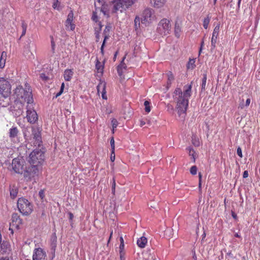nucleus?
Returning a JSON list of instances; mask_svg holds the SVG:
<instances>
[{"mask_svg":"<svg viewBox=\"0 0 260 260\" xmlns=\"http://www.w3.org/2000/svg\"><path fill=\"white\" fill-rule=\"evenodd\" d=\"M41 132V128L38 126H34L27 128L23 133L24 139L28 142L32 138V142L34 145L40 146L42 143Z\"/></svg>","mask_w":260,"mask_h":260,"instance_id":"2","label":"nucleus"},{"mask_svg":"<svg viewBox=\"0 0 260 260\" xmlns=\"http://www.w3.org/2000/svg\"><path fill=\"white\" fill-rule=\"evenodd\" d=\"M22 30H26L27 29V25L26 23H25L24 22H23L22 23Z\"/></svg>","mask_w":260,"mask_h":260,"instance_id":"54","label":"nucleus"},{"mask_svg":"<svg viewBox=\"0 0 260 260\" xmlns=\"http://www.w3.org/2000/svg\"><path fill=\"white\" fill-rule=\"evenodd\" d=\"M106 83L104 82H100L97 86V91L99 94H101L102 98L106 100Z\"/></svg>","mask_w":260,"mask_h":260,"instance_id":"16","label":"nucleus"},{"mask_svg":"<svg viewBox=\"0 0 260 260\" xmlns=\"http://www.w3.org/2000/svg\"><path fill=\"white\" fill-rule=\"evenodd\" d=\"M171 28V25L170 21L166 18H164L159 22L157 30L160 35L166 36L170 34Z\"/></svg>","mask_w":260,"mask_h":260,"instance_id":"10","label":"nucleus"},{"mask_svg":"<svg viewBox=\"0 0 260 260\" xmlns=\"http://www.w3.org/2000/svg\"><path fill=\"white\" fill-rule=\"evenodd\" d=\"M0 260H9V258L7 257H2Z\"/></svg>","mask_w":260,"mask_h":260,"instance_id":"64","label":"nucleus"},{"mask_svg":"<svg viewBox=\"0 0 260 260\" xmlns=\"http://www.w3.org/2000/svg\"><path fill=\"white\" fill-rule=\"evenodd\" d=\"M51 249L53 251V258L55 256V248L56 247V242H57V237L56 236L55 233H54L51 239Z\"/></svg>","mask_w":260,"mask_h":260,"instance_id":"21","label":"nucleus"},{"mask_svg":"<svg viewBox=\"0 0 260 260\" xmlns=\"http://www.w3.org/2000/svg\"><path fill=\"white\" fill-rule=\"evenodd\" d=\"M39 196L41 200H43L45 198V191L43 189H41L39 192Z\"/></svg>","mask_w":260,"mask_h":260,"instance_id":"46","label":"nucleus"},{"mask_svg":"<svg viewBox=\"0 0 260 260\" xmlns=\"http://www.w3.org/2000/svg\"><path fill=\"white\" fill-rule=\"evenodd\" d=\"M114 138L112 137L110 140V144L111 146V149L112 150V153H114V151L115 149V145H114Z\"/></svg>","mask_w":260,"mask_h":260,"instance_id":"45","label":"nucleus"},{"mask_svg":"<svg viewBox=\"0 0 260 260\" xmlns=\"http://www.w3.org/2000/svg\"><path fill=\"white\" fill-rule=\"evenodd\" d=\"M111 160L112 161H114L115 160V152H114V153H112V150L111 154Z\"/></svg>","mask_w":260,"mask_h":260,"instance_id":"53","label":"nucleus"},{"mask_svg":"<svg viewBox=\"0 0 260 260\" xmlns=\"http://www.w3.org/2000/svg\"><path fill=\"white\" fill-rule=\"evenodd\" d=\"M40 172V167L31 165L30 167H26L23 175L27 181H34L36 182V179L38 177Z\"/></svg>","mask_w":260,"mask_h":260,"instance_id":"6","label":"nucleus"},{"mask_svg":"<svg viewBox=\"0 0 260 260\" xmlns=\"http://www.w3.org/2000/svg\"><path fill=\"white\" fill-rule=\"evenodd\" d=\"M120 258L121 260H125V252L124 250H119Z\"/></svg>","mask_w":260,"mask_h":260,"instance_id":"43","label":"nucleus"},{"mask_svg":"<svg viewBox=\"0 0 260 260\" xmlns=\"http://www.w3.org/2000/svg\"><path fill=\"white\" fill-rule=\"evenodd\" d=\"M44 158V152L41 149H36L29 154L28 162L31 165L40 167L43 163Z\"/></svg>","mask_w":260,"mask_h":260,"instance_id":"4","label":"nucleus"},{"mask_svg":"<svg viewBox=\"0 0 260 260\" xmlns=\"http://www.w3.org/2000/svg\"><path fill=\"white\" fill-rule=\"evenodd\" d=\"M151 6L156 9L162 8L166 4V0H150Z\"/></svg>","mask_w":260,"mask_h":260,"instance_id":"17","label":"nucleus"},{"mask_svg":"<svg viewBox=\"0 0 260 260\" xmlns=\"http://www.w3.org/2000/svg\"><path fill=\"white\" fill-rule=\"evenodd\" d=\"M74 72L71 69H66L63 74V78L67 81H70L73 76Z\"/></svg>","mask_w":260,"mask_h":260,"instance_id":"20","label":"nucleus"},{"mask_svg":"<svg viewBox=\"0 0 260 260\" xmlns=\"http://www.w3.org/2000/svg\"><path fill=\"white\" fill-rule=\"evenodd\" d=\"M26 31V30H22V34L21 36V37L24 36L25 35Z\"/></svg>","mask_w":260,"mask_h":260,"instance_id":"62","label":"nucleus"},{"mask_svg":"<svg viewBox=\"0 0 260 260\" xmlns=\"http://www.w3.org/2000/svg\"><path fill=\"white\" fill-rule=\"evenodd\" d=\"M248 176V172L247 171H245L243 174V177L244 178H247Z\"/></svg>","mask_w":260,"mask_h":260,"instance_id":"52","label":"nucleus"},{"mask_svg":"<svg viewBox=\"0 0 260 260\" xmlns=\"http://www.w3.org/2000/svg\"><path fill=\"white\" fill-rule=\"evenodd\" d=\"M26 167L25 161L22 158H15L12 160V168L17 174H23Z\"/></svg>","mask_w":260,"mask_h":260,"instance_id":"8","label":"nucleus"},{"mask_svg":"<svg viewBox=\"0 0 260 260\" xmlns=\"http://www.w3.org/2000/svg\"><path fill=\"white\" fill-rule=\"evenodd\" d=\"M32 260H47V254L42 248H35L33 251Z\"/></svg>","mask_w":260,"mask_h":260,"instance_id":"12","label":"nucleus"},{"mask_svg":"<svg viewBox=\"0 0 260 260\" xmlns=\"http://www.w3.org/2000/svg\"><path fill=\"white\" fill-rule=\"evenodd\" d=\"M96 38V42H99L100 41V33L94 32Z\"/></svg>","mask_w":260,"mask_h":260,"instance_id":"51","label":"nucleus"},{"mask_svg":"<svg viewBox=\"0 0 260 260\" xmlns=\"http://www.w3.org/2000/svg\"><path fill=\"white\" fill-rule=\"evenodd\" d=\"M64 88V83L63 82L60 87V91L56 93L55 95V98H57V97L59 96L63 92V90Z\"/></svg>","mask_w":260,"mask_h":260,"instance_id":"39","label":"nucleus"},{"mask_svg":"<svg viewBox=\"0 0 260 260\" xmlns=\"http://www.w3.org/2000/svg\"><path fill=\"white\" fill-rule=\"evenodd\" d=\"M137 243L139 247L143 248L146 246L147 243V239L146 237L142 236L138 239Z\"/></svg>","mask_w":260,"mask_h":260,"instance_id":"22","label":"nucleus"},{"mask_svg":"<svg viewBox=\"0 0 260 260\" xmlns=\"http://www.w3.org/2000/svg\"><path fill=\"white\" fill-rule=\"evenodd\" d=\"M51 47H52V48L53 50H54V48H55V42H54V40H53V37H51Z\"/></svg>","mask_w":260,"mask_h":260,"instance_id":"50","label":"nucleus"},{"mask_svg":"<svg viewBox=\"0 0 260 260\" xmlns=\"http://www.w3.org/2000/svg\"><path fill=\"white\" fill-rule=\"evenodd\" d=\"M136 0H113V2L119 4L121 7L125 6L128 7L131 6Z\"/></svg>","mask_w":260,"mask_h":260,"instance_id":"18","label":"nucleus"},{"mask_svg":"<svg viewBox=\"0 0 260 260\" xmlns=\"http://www.w3.org/2000/svg\"><path fill=\"white\" fill-rule=\"evenodd\" d=\"M186 151L188 152L189 156H191V158L193 162L196 161V155L195 151L190 147H188L186 149Z\"/></svg>","mask_w":260,"mask_h":260,"instance_id":"26","label":"nucleus"},{"mask_svg":"<svg viewBox=\"0 0 260 260\" xmlns=\"http://www.w3.org/2000/svg\"><path fill=\"white\" fill-rule=\"evenodd\" d=\"M195 62L194 59H190L187 64V68L188 69H194L196 67Z\"/></svg>","mask_w":260,"mask_h":260,"instance_id":"33","label":"nucleus"},{"mask_svg":"<svg viewBox=\"0 0 260 260\" xmlns=\"http://www.w3.org/2000/svg\"><path fill=\"white\" fill-rule=\"evenodd\" d=\"M60 3L59 2L58 0H53L52 7L54 9H57L59 10L60 9Z\"/></svg>","mask_w":260,"mask_h":260,"instance_id":"36","label":"nucleus"},{"mask_svg":"<svg viewBox=\"0 0 260 260\" xmlns=\"http://www.w3.org/2000/svg\"><path fill=\"white\" fill-rule=\"evenodd\" d=\"M206 81H207V75L206 74H204L203 75V77L202 80V89H205L206 84Z\"/></svg>","mask_w":260,"mask_h":260,"instance_id":"37","label":"nucleus"},{"mask_svg":"<svg viewBox=\"0 0 260 260\" xmlns=\"http://www.w3.org/2000/svg\"><path fill=\"white\" fill-rule=\"evenodd\" d=\"M74 17V14L71 11L68 15L67 19L66 21V27L67 29H69L71 30H74L75 28V24L73 23Z\"/></svg>","mask_w":260,"mask_h":260,"instance_id":"14","label":"nucleus"},{"mask_svg":"<svg viewBox=\"0 0 260 260\" xmlns=\"http://www.w3.org/2000/svg\"><path fill=\"white\" fill-rule=\"evenodd\" d=\"M26 118L28 121L31 123H35L38 120V115L35 110H34L32 104H28L27 106Z\"/></svg>","mask_w":260,"mask_h":260,"instance_id":"11","label":"nucleus"},{"mask_svg":"<svg viewBox=\"0 0 260 260\" xmlns=\"http://www.w3.org/2000/svg\"><path fill=\"white\" fill-rule=\"evenodd\" d=\"M17 207L19 212L23 215H28L32 211V205L28 200L24 198H19Z\"/></svg>","mask_w":260,"mask_h":260,"instance_id":"7","label":"nucleus"},{"mask_svg":"<svg viewBox=\"0 0 260 260\" xmlns=\"http://www.w3.org/2000/svg\"><path fill=\"white\" fill-rule=\"evenodd\" d=\"M113 233V230H111V232H110V237H109V239L108 241V243H109L110 242V241L112 237Z\"/></svg>","mask_w":260,"mask_h":260,"instance_id":"58","label":"nucleus"},{"mask_svg":"<svg viewBox=\"0 0 260 260\" xmlns=\"http://www.w3.org/2000/svg\"><path fill=\"white\" fill-rule=\"evenodd\" d=\"M220 23H217L213 29L211 38V46L213 48H215L216 47V44L217 43V40L218 37L220 29Z\"/></svg>","mask_w":260,"mask_h":260,"instance_id":"13","label":"nucleus"},{"mask_svg":"<svg viewBox=\"0 0 260 260\" xmlns=\"http://www.w3.org/2000/svg\"><path fill=\"white\" fill-rule=\"evenodd\" d=\"M109 39V36L108 35H105L104 36V41L103 42V43H102V46L101 47V54H102V55H104V47L105 46V44H106V41L107 39Z\"/></svg>","mask_w":260,"mask_h":260,"instance_id":"34","label":"nucleus"},{"mask_svg":"<svg viewBox=\"0 0 260 260\" xmlns=\"http://www.w3.org/2000/svg\"><path fill=\"white\" fill-rule=\"evenodd\" d=\"M94 31L95 32L100 33L103 25L101 24V22H98L96 24H94Z\"/></svg>","mask_w":260,"mask_h":260,"instance_id":"35","label":"nucleus"},{"mask_svg":"<svg viewBox=\"0 0 260 260\" xmlns=\"http://www.w3.org/2000/svg\"><path fill=\"white\" fill-rule=\"evenodd\" d=\"M117 73L118 74L119 76L120 77L121 80L124 79V73L125 72V70H124L121 68V66H118L117 68Z\"/></svg>","mask_w":260,"mask_h":260,"instance_id":"31","label":"nucleus"},{"mask_svg":"<svg viewBox=\"0 0 260 260\" xmlns=\"http://www.w3.org/2000/svg\"><path fill=\"white\" fill-rule=\"evenodd\" d=\"M126 55H125V56L123 57L122 61H121L120 64L118 66H121V68L125 71L126 70L127 66H126V64L124 62V60L126 58Z\"/></svg>","mask_w":260,"mask_h":260,"instance_id":"40","label":"nucleus"},{"mask_svg":"<svg viewBox=\"0 0 260 260\" xmlns=\"http://www.w3.org/2000/svg\"><path fill=\"white\" fill-rule=\"evenodd\" d=\"M12 221L13 225L18 228L20 225L22 224V220L17 214H13L12 216Z\"/></svg>","mask_w":260,"mask_h":260,"instance_id":"19","label":"nucleus"},{"mask_svg":"<svg viewBox=\"0 0 260 260\" xmlns=\"http://www.w3.org/2000/svg\"><path fill=\"white\" fill-rule=\"evenodd\" d=\"M145 124V122L144 120H141L140 121V126H141V127H142V126H143V125H144Z\"/></svg>","mask_w":260,"mask_h":260,"instance_id":"60","label":"nucleus"},{"mask_svg":"<svg viewBox=\"0 0 260 260\" xmlns=\"http://www.w3.org/2000/svg\"><path fill=\"white\" fill-rule=\"evenodd\" d=\"M190 173L193 175H196L197 173V167L196 166H192L190 169Z\"/></svg>","mask_w":260,"mask_h":260,"instance_id":"41","label":"nucleus"},{"mask_svg":"<svg viewBox=\"0 0 260 260\" xmlns=\"http://www.w3.org/2000/svg\"><path fill=\"white\" fill-rule=\"evenodd\" d=\"M134 25L136 30H138L140 27V18L138 16H136L135 18Z\"/></svg>","mask_w":260,"mask_h":260,"instance_id":"32","label":"nucleus"},{"mask_svg":"<svg viewBox=\"0 0 260 260\" xmlns=\"http://www.w3.org/2000/svg\"><path fill=\"white\" fill-rule=\"evenodd\" d=\"M11 93V84L8 79L0 77V95L8 98Z\"/></svg>","mask_w":260,"mask_h":260,"instance_id":"9","label":"nucleus"},{"mask_svg":"<svg viewBox=\"0 0 260 260\" xmlns=\"http://www.w3.org/2000/svg\"><path fill=\"white\" fill-rule=\"evenodd\" d=\"M19 133V129L16 126H12L9 129V136L12 141L16 142L18 141Z\"/></svg>","mask_w":260,"mask_h":260,"instance_id":"15","label":"nucleus"},{"mask_svg":"<svg viewBox=\"0 0 260 260\" xmlns=\"http://www.w3.org/2000/svg\"><path fill=\"white\" fill-rule=\"evenodd\" d=\"M202 174L201 173H199V178L200 182H202Z\"/></svg>","mask_w":260,"mask_h":260,"instance_id":"61","label":"nucleus"},{"mask_svg":"<svg viewBox=\"0 0 260 260\" xmlns=\"http://www.w3.org/2000/svg\"><path fill=\"white\" fill-rule=\"evenodd\" d=\"M168 80H167V87L169 88L170 87L172 81L174 80V77L173 73L171 72H169L167 73Z\"/></svg>","mask_w":260,"mask_h":260,"instance_id":"28","label":"nucleus"},{"mask_svg":"<svg viewBox=\"0 0 260 260\" xmlns=\"http://www.w3.org/2000/svg\"><path fill=\"white\" fill-rule=\"evenodd\" d=\"M116 186L115 179L114 177L113 178V183H112V190L113 192L115 191Z\"/></svg>","mask_w":260,"mask_h":260,"instance_id":"49","label":"nucleus"},{"mask_svg":"<svg viewBox=\"0 0 260 260\" xmlns=\"http://www.w3.org/2000/svg\"><path fill=\"white\" fill-rule=\"evenodd\" d=\"M181 31V27L179 23L176 22L175 24L174 32L177 38H179Z\"/></svg>","mask_w":260,"mask_h":260,"instance_id":"25","label":"nucleus"},{"mask_svg":"<svg viewBox=\"0 0 260 260\" xmlns=\"http://www.w3.org/2000/svg\"><path fill=\"white\" fill-rule=\"evenodd\" d=\"M10 196L11 198L15 199L18 194V189L16 187L13 186L12 187L10 188Z\"/></svg>","mask_w":260,"mask_h":260,"instance_id":"29","label":"nucleus"},{"mask_svg":"<svg viewBox=\"0 0 260 260\" xmlns=\"http://www.w3.org/2000/svg\"><path fill=\"white\" fill-rule=\"evenodd\" d=\"M192 144L196 147H199L200 145V141L199 138L196 136H193L191 139Z\"/></svg>","mask_w":260,"mask_h":260,"instance_id":"30","label":"nucleus"},{"mask_svg":"<svg viewBox=\"0 0 260 260\" xmlns=\"http://www.w3.org/2000/svg\"><path fill=\"white\" fill-rule=\"evenodd\" d=\"M232 216L234 219H237V214L233 211H232Z\"/></svg>","mask_w":260,"mask_h":260,"instance_id":"57","label":"nucleus"},{"mask_svg":"<svg viewBox=\"0 0 260 260\" xmlns=\"http://www.w3.org/2000/svg\"><path fill=\"white\" fill-rule=\"evenodd\" d=\"M95 69L98 73H100L101 75H102L104 70V64L100 62L98 59H96Z\"/></svg>","mask_w":260,"mask_h":260,"instance_id":"23","label":"nucleus"},{"mask_svg":"<svg viewBox=\"0 0 260 260\" xmlns=\"http://www.w3.org/2000/svg\"><path fill=\"white\" fill-rule=\"evenodd\" d=\"M7 57V52L3 51L0 58V68L3 69L5 66L6 60Z\"/></svg>","mask_w":260,"mask_h":260,"instance_id":"24","label":"nucleus"},{"mask_svg":"<svg viewBox=\"0 0 260 260\" xmlns=\"http://www.w3.org/2000/svg\"><path fill=\"white\" fill-rule=\"evenodd\" d=\"M211 16L210 14H208L207 16L203 19V25L205 29H207L209 24L211 20Z\"/></svg>","mask_w":260,"mask_h":260,"instance_id":"27","label":"nucleus"},{"mask_svg":"<svg viewBox=\"0 0 260 260\" xmlns=\"http://www.w3.org/2000/svg\"><path fill=\"white\" fill-rule=\"evenodd\" d=\"M191 85L184 86L183 91L180 88H176L173 93V99L176 103V110L180 116L185 114L188 106L189 99L191 96Z\"/></svg>","mask_w":260,"mask_h":260,"instance_id":"1","label":"nucleus"},{"mask_svg":"<svg viewBox=\"0 0 260 260\" xmlns=\"http://www.w3.org/2000/svg\"><path fill=\"white\" fill-rule=\"evenodd\" d=\"M14 95H16L17 100H23L24 101L26 102L28 104H31L33 103L34 100L31 89L28 84H25L24 88L21 86H17L15 89Z\"/></svg>","mask_w":260,"mask_h":260,"instance_id":"3","label":"nucleus"},{"mask_svg":"<svg viewBox=\"0 0 260 260\" xmlns=\"http://www.w3.org/2000/svg\"><path fill=\"white\" fill-rule=\"evenodd\" d=\"M144 106H145V110L147 113H149L150 112L151 108L150 106V102L148 101H145L144 102Z\"/></svg>","mask_w":260,"mask_h":260,"instance_id":"38","label":"nucleus"},{"mask_svg":"<svg viewBox=\"0 0 260 260\" xmlns=\"http://www.w3.org/2000/svg\"><path fill=\"white\" fill-rule=\"evenodd\" d=\"M113 128H116L118 125V121L116 119L113 118L111 121Z\"/></svg>","mask_w":260,"mask_h":260,"instance_id":"44","label":"nucleus"},{"mask_svg":"<svg viewBox=\"0 0 260 260\" xmlns=\"http://www.w3.org/2000/svg\"><path fill=\"white\" fill-rule=\"evenodd\" d=\"M40 77L42 79L46 80L48 79V77L46 76L45 74H41Z\"/></svg>","mask_w":260,"mask_h":260,"instance_id":"55","label":"nucleus"},{"mask_svg":"<svg viewBox=\"0 0 260 260\" xmlns=\"http://www.w3.org/2000/svg\"><path fill=\"white\" fill-rule=\"evenodd\" d=\"M250 103V99L249 98H248L246 101L245 106L246 107H248Z\"/></svg>","mask_w":260,"mask_h":260,"instance_id":"56","label":"nucleus"},{"mask_svg":"<svg viewBox=\"0 0 260 260\" xmlns=\"http://www.w3.org/2000/svg\"><path fill=\"white\" fill-rule=\"evenodd\" d=\"M120 246H119V250H124V240L122 238V237H120Z\"/></svg>","mask_w":260,"mask_h":260,"instance_id":"42","label":"nucleus"},{"mask_svg":"<svg viewBox=\"0 0 260 260\" xmlns=\"http://www.w3.org/2000/svg\"><path fill=\"white\" fill-rule=\"evenodd\" d=\"M69 219H70V220H72L73 218H74L73 214L71 212H70V213H69Z\"/></svg>","mask_w":260,"mask_h":260,"instance_id":"59","label":"nucleus"},{"mask_svg":"<svg viewBox=\"0 0 260 260\" xmlns=\"http://www.w3.org/2000/svg\"><path fill=\"white\" fill-rule=\"evenodd\" d=\"M237 153L238 155L240 157H241V158H242V157H243L242 149H241V148L240 147H238L237 148Z\"/></svg>","mask_w":260,"mask_h":260,"instance_id":"47","label":"nucleus"},{"mask_svg":"<svg viewBox=\"0 0 260 260\" xmlns=\"http://www.w3.org/2000/svg\"><path fill=\"white\" fill-rule=\"evenodd\" d=\"M92 19L93 20V21H94L95 22L94 24H96L98 22H100V21H98V16L95 15V13L93 14L92 16Z\"/></svg>","mask_w":260,"mask_h":260,"instance_id":"48","label":"nucleus"},{"mask_svg":"<svg viewBox=\"0 0 260 260\" xmlns=\"http://www.w3.org/2000/svg\"><path fill=\"white\" fill-rule=\"evenodd\" d=\"M235 237L237 238H241V236L238 233H236L235 234Z\"/></svg>","mask_w":260,"mask_h":260,"instance_id":"63","label":"nucleus"},{"mask_svg":"<svg viewBox=\"0 0 260 260\" xmlns=\"http://www.w3.org/2000/svg\"><path fill=\"white\" fill-rule=\"evenodd\" d=\"M157 19L154 10L151 8H147L142 12L141 17V20L142 24L146 26H148Z\"/></svg>","mask_w":260,"mask_h":260,"instance_id":"5","label":"nucleus"}]
</instances>
